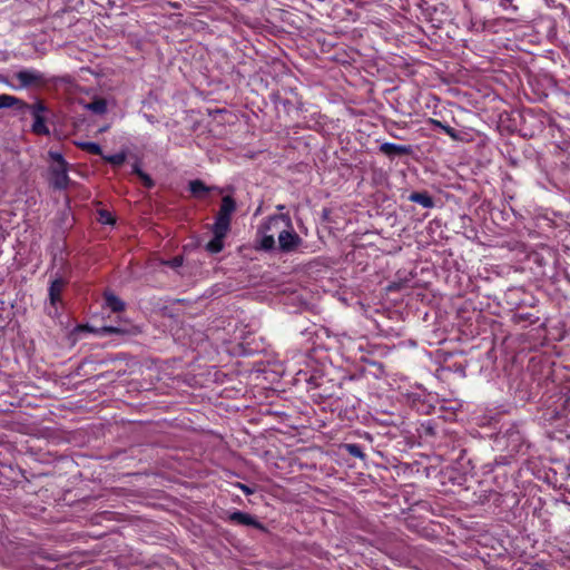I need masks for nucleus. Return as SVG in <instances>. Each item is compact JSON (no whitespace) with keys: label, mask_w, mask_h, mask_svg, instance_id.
I'll return each mask as SVG.
<instances>
[{"label":"nucleus","mask_w":570,"mask_h":570,"mask_svg":"<svg viewBox=\"0 0 570 570\" xmlns=\"http://www.w3.org/2000/svg\"><path fill=\"white\" fill-rule=\"evenodd\" d=\"M31 130L36 135L48 136L50 134L43 116H38L33 118Z\"/></svg>","instance_id":"nucleus-15"},{"label":"nucleus","mask_w":570,"mask_h":570,"mask_svg":"<svg viewBox=\"0 0 570 570\" xmlns=\"http://www.w3.org/2000/svg\"><path fill=\"white\" fill-rule=\"evenodd\" d=\"M229 229L213 225L212 232L214 237L206 244V250L210 254L220 253L224 248V238L226 237Z\"/></svg>","instance_id":"nucleus-6"},{"label":"nucleus","mask_w":570,"mask_h":570,"mask_svg":"<svg viewBox=\"0 0 570 570\" xmlns=\"http://www.w3.org/2000/svg\"><path fill=\"white\" fill-rule=\"evenodd\" d=\"M50 159L53 161L52 165H60V164H67V161L65 160V158L62 157V155L58 151H52L50 150L48 153Z\"/></svg>","instance_id":"nucleus-23"},{"label":"nucleus","mask_w":570,"mask_h":570,"mask_svg":"<svg viewBox=\"0 0 570 570\" xmlns=\"http://www.w3.org/2000/svg\"><path fill=\"white\" fill-rule=\"evenodd\" d=\"M29 110L32 115V117H38V116H43L42 114L45 111H47V107L45 106V104L40 100H38L37 102L32 104V105H29L27 104V107H26V111Z\"/></svg>","instance_id":"nucleus-19"},{"label":"nucleus","mask_w":570,"mask_h":570,"mask_svg":"<svg viewBox=\"0 0 570 570\" xmlns=\"http://www.w3.org/2000/svg\"><path fill=\"white\" fill-rule=\"evenodd\" d=\"M344 448L350 455H352L354 458H358L361 460L365 459V454L358 444L348 443V444H345Z\"/></svg>","instance_id":"nucleus-20"},{"label":"nucleus","mask_w":570,"mask_h":570,"mask_svg":"<svg viewBox=\"0 0 570 570\" xmlns=\"http://www.w3.org/2000/svg\"><path fill=\"white\" fill-rule=\"evenodd\" d=\"M78 147H80L82 150H86L92 155H99V156L102 155L101 147L97 142L83 141V142H79Z\"/></svg>","instance_id":"nucleus-18"},{"label":"nucleus","mask_w":570,"mask_h":570,"mask_svg":"<svg viewBox=\"0 0 570 570\" xmlns=\"http://www.w3.org/2000/svg\"><path fill=\"white\" fill-rule=\"evenodd\" d=\"M265 228L276 232L278 250L283 253L294 252L302 244V238L293 229L291 219L285 215H275L265 223Z\"/></svg>","instance_id":"nucleus-1"},{"label":"nucleus","mask_w":570,"mask_h":570,"mask_svg":"<svg viewBox=\"0 0 570 570\" xmlns=\"http://www.w3.org/2000/svg\"><path fill=\"white\" fill-rule=\"evenodd\" d=\"M183 262H184L183 256H175L174 258L164 262V264L171 268H177L183 265Z\"/></svg>","instance_id":"nucleus-24"},{"label":"nucleus","mask_w":570,"mask_h":570,"mask_svg":"<svg viewBox=\"0 0 570 570\" xmlns=\"http://www.w3.org/2000/svg\"><path fill=\"white\" fill-rule=\"evenodd\" d=\"M409 200L420 204L424 208H432L434 206V200L428 191L412 193L409 196Z\"/></svg>","instance_id":"nucleus-13"},{"label":"nucleus","mask_w":570,"mask_h":570,"mask_svg":"<svg viewBox=\"0 0 570 570\" xmlns=\"http://www.w3.org/2000/svg\"><path fill=\"white\" fill-rule=\"evenodd\" d=\"M86 108L94 114L102 115L107 111V102L102 98L95 99L94 101L89 102Z\"/></svg>","instance_id":"nucleus-17"},{"label":"nucleus","mask_w":570,"mask_h":570,"mask_svg":"<svg viewBox=\"0 0 570 570\" xmlns=\"http://www.w3.org/2000/svg\"><path fill=\"white\" fill-rule=\"evenodd\" d=\"M132 173H135L138 177L140 176V173H144L141 169H140V166H139V163L136 161L132 166Z\"/></svg>","instance_id":"nucleus-29"},{"label":"nucleus","mask_w":570,"mask_h":570,"mask_svg":"<svg viewBox=\"0 0 570 570\" xmlns=\"http://www.w3.org/2000/svg\"><path fill=\"white\" fill-rule=\"evenodd\" d=\"M105 303L106 306L114 313H118L125 309V303L114 293H105Z\"/></svg>","instance_id":"nucleus-14"},{"label":"nucleus","mask_w":570,"mask_h":570,"mask_svg":"<svg viewBox=\"0 0 570 570\" xmlns=\"http://www.w3.org/2000/svg\"><path fill=\"white\" fill-rule=\"evenodd\" d=\"M66 286V281L61 277L53 279L49 286V299L52 306L60 302V296Z\"/></svg>","instance_id":"nucleus-11"},{"label":"nucleus","mask_w":570,"mask_h":570,"mask_svg":"<svg viewBox=\"0 0 570 570\" xmlns=\"http://www.w3.org/2000/svg\"><path fill=\"white\" fill-rule=\"evenodd\" d=\"M501 6L504 9H511L513 12L518 10V7L513 4V0H501Z\"/></svg>","instance_id":"nucleus-27"},{"label":"nucleus","mask_w":570,"mask_h":570,"mask_svg":"<svg viewBox=\"0 0 570 570\" xmlns=\"http://www.w3.org/2000/svg\"><path fill=\"white\" fill-rule=\"evenodd\" d=\"M26 107L27 102L18 97L7 94L0 95V109L12 108L18 114L23 115L26 112Z\"/></svg>","instance_id":"nucleus-9"},{"label":"nucleus","mask_w":570,"mask_h":570,"mask_svg":"<svg viewBox=\"0 0 570 570\" xmlns=\"http://www.w3.org/2000/svg\"><path fill=\"white\" fill-rule=\"evenodd\" d=\"M104 159L112 166H121L126 161V153L121 151L111 156H104Z\"/></svg>","instance_id":"nucleus-21"},{"label":"nucleus","mask_w":570,"mask_h":570,"mask_svg":"<svg viewBox=\"0 0 570 570\" xmlns=\"http://www.w3.org/2000/svg\"><path fill=\"white\" fill-rule=\"evenodd\" d=\"M228 520L247 527H254L259 530H265L264 525L257 521L253 515L243 511H235L229 514Z\"/></svg>","instance_id":"nucleus-8"},{"label":"nucleus","mask_w":570,"mask_h":570,"mask_svg":"<svg viewBox=\"0 0 570 570\" xmlns=\"http://www.w3.org/2000/svg\"><path fill=\"white\" fill-rule=\"evenodd\" d=\"M430 122L433 127L442 129L453 140H460L459 132L454 128L450 127L449 125H444L443 122H441L440 120H436V119H430Z\"/></svg>","instance_id":"nucleus-16"},{"label":"nucleus","mask_w":570,"mask_h":570,"mask_svg":"<svg viewBox=\"0 0 570 570\" xmlns=\"http://www.w3.org/2000/svg\"><path fill=\"white\" fill-rule=\"evenodd\" d=\"M139 178L141 179V181H142V184H144V186H145V187H147V188H151V187H154V185H155L154 180H153V179H151V177H150L148 174H146L145 171H144V173H140Z\"/></svg>","instance_id":"nucleus-25"},{"label":"nucleus","mask_w":570,"mask_h":570,"mask_svg":"<svg viewBox=\"0 0 570 570\" xmlns=\"http://www.w3.org/2000/svg\"><path fill=\"white\" fill-rule=\"evenodd\" d=\"M14 78L22 88L41 87L46 83L43 73L33 69L20 70L14 73Z\"/></svg>","instance_id":"nucleus-3"},{"label":"nucleus","mask_w":570,"mask_h":570,"mask_svg":"<svg viewBox=\"0 0 570 570\" xmlns=\"http://www.w3.org/2000/svg\"><path fill=\"white\" fill-rule=\"evenodd\" d=\"M236 208L237 205L235 199L229 195L224 196L222 198V204L213 225L229 229L232 215L236 212Z\"/></svg>","instance_id":"nucleus-2"},{"label":"nucleus","mask_w":570,"mask_h":570,"mask_svg":"<svg viewBox=\"0 0 570 570\" xmlns=\"http://www.w3.org/2000/svg\"><path fill=\"white\" fill-rule=\"evenodd\" d=\"M68 164L50 166V184L56 189H66L69 185Z\"/></svg>","instance_id":"nucleus-4"},{"label":"nucleus","mask_w":570,"mask_h":570,"mask_svg":"<svg viewBox=\"0 0 570 570\" xmlns=\"http://www.w3.org/2000/svg\"><path fill=\"white\" fill-rule=\"evenodd\" d=\"M380 151L387 157L412 155L413 149L410 145H396L393 142H383L380 146Z\"/></svg>","instance_id":"nucleus-7"},{"label":"nucleus","mask_w":570,"mask_h":570,"mask_svg":"<svg viewBox=\"0 0 570 570\" xmlns=\"http://www.w3.org/2000/svg\"><path fill=\"white\" fill-rule=\"evenodd\" d=\"M566 274H567V277L570 279V263L568 264V266L566 268Z\"/></svg>","instance_id":"nucleus-30"},{"label":"nucleus","mask_w":570,"mask_h":570,"mask_svg":"<svg viewBox=\"0 0 570 570\" xmlns=\"http://www.w3.org/2000/svg\"><path fill=\"white\" fill-rule=\"evenodd\" d=\"M237 487L240 488L243 490V492L245 494H252L254 491L247 487L246 484H243V483H237Z\"/></svg>","instance_id":"nucleus-28"},{"label":"nucleus","mask_w":570,"mask_h":570,"mask_svg":"<svg viewBox=\"0 0 570 570\" xmlns=\"http://www.w3.org/2000/svg\"><path fill=\"white\" fill-rule=\"evenodd\" d=\"M76 331H88V332L96 333L99 335H109V334L124 335L129 332L126 327L112 326V325L102 326L100 328H94V327H90L89 325H78L76 327Z\"/></svg>","instance_id":"nucleus-10"},{"label":"nucleus","mask_w":570,"mask_h":570,"mask_svg":"<svg viewBox=\"0 0 570 570\" xmlns=\"http://www.w3.org/2000/svg\"><path fill=\"white\" fill-rule=\"evenodd\" d=\"M98 220L99 223L101 224H115V218L112 217V215L108 212V210H105V209H101L98 212Z\"/></svg>","instance_id":"nucleus-22"},{"label":"nucleus","mask_w":570,"mask_h":570,"mask_svg":"<svg viewBox=\"0 0 570 570\" xmlns=\"http://www.w3.org/2000/svg\"><path fill=\"white\" fill-rule=\"evenodd\" d=\"M514 320L517 322H521V321H530L531 323H534L538 317H535L534 320L531 318V315L530 314H515L514 315Z\"/></svg>","instance_id":"nucleus-26"},{"label":"nucleus","mask_w":570,"mask_h":570,"mask_svg":"<svg viewBox=\"0 0 570 570\" xmlns=\"http://www.w3.org/2000/svg\"><path fill=\"white\" fill-rule=\"evenodd\" d=\"M275 234L276 232L267 230L265 228V224L261 226V228L257 232L255 248L265 252L275 249Z\"/></svg>","instance_id":"nucleus-5"},{"label":"nucleus","mask_w":570,"mask_h":570,"mask_svg":"<svg viewBox=\"0 0 570 570\" xmlns=\"http://www.w3.org/2000/svg\"><path fill=\"white\" fill-rule=\"evenodd\" d=\"M217 189L215 186H207L200 179H194L189 181V190L196 197H203L204 194L209 193L210 190ZM218 190L222 193L223 189Z\"/></svg>","instance_id":"nucleus-12"}]
</instances>
